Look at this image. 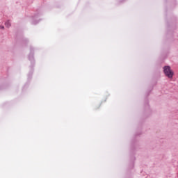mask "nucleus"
<instances>
[{
  "instance_id": "obj_6",
  "label": "nucleus",
  "mask_w": 178,
  "mask_h": 178,
  "mask_svg": "<svg viewBox=\"0 0 178 178\" xmlns=\"http://www.w3.org/2000/svg\"><path fill=\"white\" fill-rule=\"evenodd\" d=\"M30 76H33V72H30V73L29 74V75H28V77L30 78Z\"/></svg>"
},
{
  "instance_id": "obj_4",
  "label": "nucleus",
  "mask_w": 178,
  "mask_h": 178,
  "mask_svg": "<svg viewBox=\"0 0 178 178\" xmlns=\"http://www.w3.org/2000/svg\"><path fill=\"white\" fill-rule=\"evenodd\" d=\"M5 26H6V27H10V26H11L10 22L6 21V22H5Z\"/></svg>"
},
{
  "instance_id": "obj_2",
  "label": "nucleus",
  "mask_w": 178,
  "mask_h": 178,
  "mask_svg": "<svg viewBox=\"0 0 178 178\" xmlns=\"http://www.w3.org/2000/svg\"><path fill=\"white\" fill-rule=\"evenodd\" d=\"M34 49L31 47V52L29 55V60L31 61V65H33L34 64Z\"/></svg>"
},
{
  "instance_id": "obj_1",
  "label": "nucleus",
  "mask_w": 178,
  "mask_h": 178,
  "mask_svg": "<svg viewBox=\"0 0 178 178\" xmlns=\"http://www.w3.org/2000/svg\"><path fill=\"white\" fill-rule=\"evenodd\" d=\"M163 72H164V74L169 79H172V77H173V71L170 70V66H169V65L164 66L163 67Z\"/></svg>"
},
{
  "instance_id": "obj_3",
  "label": "nucleus",
  "mask_w": 178,
  "mask_h": 178,
  "mask_svg": "<svg viewBox=\"0 0 178 178\" xmlns=\"http://www.w3.org/2000/svg\"><path fill=\"white\" fill-rule=\"evenodd\" d=\"M37 19H38V14H36L33 17L32 24H38L39 22H35Z\"/></svg>"
},
{
  "instance_id": "obj_5",
  "label": "nucleus",
  "mask_w": 178,
  "mask_h": 178,
  "mask_svg": "<svg viewBox=\"0 0 178 178\" xmlns=\"http://www.w3.org/2000/svg\"><path fill=\"white\" fill-rule=\"evenodd\" d=\"M5 29V26L3 25H0V29L3 30Z\"/></svg>"
}]
</instances>
